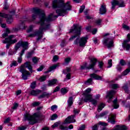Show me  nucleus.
Segmentation results:
<instances>
[{"mask_svg": "<svg viewBox=\"0 0 130 130\" xmlns=\"http://www.w3.org/2000/svg\"><path fill=\"white\" fill-rule=\"evenodd\" d=\"M99 124H100L101 125H103L104 126H106V125H107V123L102 121H100L99 122Z\"/></svg>", "mask_w": 130, "mask_h": 130, "instance_id": "nucleus-55", "label": "nucleus"}, {"mask_svg": "<svg viewBox=\"0 0 130 130\" xmlns=\"http://www.w3.org/2000/svg\"><path fill=\"white\" fill-rule=\"evenodd\" d=\"M115 93V91L111 90V91H109L108 93H107L106 98H109V100H108V102L109 103H110L111 102V100L112 99V98H113V95H114Z\"/></svg>", "mask_w": 130, "mask_h": 130, "instance_id": "nucleus-13", "label": "nucleus"}, {"mask_svg": "<svg viewBox=\"0 0 130 130\" xmlns=\"http://www.w3.org/2000/svg\"><path fill=\"white\" fill-rule=\"evenodd\" d=\"M73 97L69 98V100H68V107H67L68 110H70V108H71V106L73 105Z\"/></svg>", "mask_w": 130, "mask_h": 130, "instance_id": "nucleus-26", "label": "nucleus"}, {"mask_svg": "<svg viewBox=\"0 0 130 130\" xmlns=\"http://www.w3.org/2000/svg\"><path fill=\"white\" fill-rule=\"evenodd\" d=\"M83 101L84 102H88L89 101L92 104V105H94V106H97V104H98V101L97 100L93 99V95H89V98L86 99H83Z\"/></svg>", "mask_w": 130, "mask_h": 130, "instance_id": "nucleus-11", "label": "nucleus"}, {"mask_svg": "<svg viewBox=\"0 0 130 130\" xmlns=\"http://www.w3.org/2000/svg\"><path fill=\"white\" fill-rule=\"evenodd\" d=\"M122 28L125 29V30H129V27L125 24H122Z\"/></svg>", "mask_w": 130, "mask_h": 130, "instance_id": "nucleus-51", "label": "nucleus"}, {"mask_svg": "<svg viewBox=\"0 0 130 130\" xmlns=\"http://www.w3.org/2000/svg\"><path fill=\"white\" fill-rule=\"evenodd\" d=\"M41 92V90H31L30 94V95H32V96H37V95H39L40 94V92Z\"/></svg>", "mask_w": 130, "mask_h": 130, "instance_id": "nucleus-27", "label": "nucleus"}, {"mask_svg": "<svg viewBox=\"0 0 130 130\" xmlns=\"http://www.w3.org/2000/svg\"><path fill=\"white\" fill-rule=\"evenodd\" d=\"M58 60V56L57 55H55L53 57V61L55 62V61H57Z\"/></svg>", "mask_w": 130, "mask_h": 130, "instance_id": "nucleus-45", "label": "nucleus"}, {"mask_svg": "<svg viewBox=\"0 0 130 130\" xmlns=\"http://www.w3.org/2000/svg\"><path fill=\"white\" fill-rule=\"evenodd\" d=\"M113 104L114 108L115 109H117V108H118V107H119V105L117 104V99H116L115 100H114L113 101Z\"/></svg>", "mask_w": 130, "mask_h": 130, "instance_id": "nucleus-30", "label": "nucleus"}, {"mask_svg": "<svg viewBox=\"0 0 130 130\" xmlns=\"http://www.w3.org/2000/svg\"><path fill=\"white\" fill-rule=\"evenodd\" d=\"M130 72V69H129V68L126 69L123 73V76H126V75H127V74H128V73Z\"/></svg>", "mask_w": 130, "mask_h": 130, "instance_id": "nucleus-38", "label": "nucleus"}, {"mask_svg": "<svg viewBox=\"0 0 130 130\" xmlns=\"http://www.w3.org/2000/svg\"><path fill=\"white\" fill-rule=\"evenodd\" d=\"M45 80H46V76H41L40 78H39V81L40 82H44Z\"/></svg>", "mask_w": 130, "mask_h": 130, "instance_id": "nucleus-36", "label": "nucleus"}, {"mask_svg": "<svg viewBox=\"0 0 130 130\" xmlns=\"http://www.w3.org/2000/svg\"><path fill=\"white\" fill-rule=\"evenodd\" d=\"M32 55H33V52H30L27 54L26 57H27V58H30V57H31V56H32Z\"/></svg>", "mask_w": 130, "mask_h": 130, "instance_id": "nucleus-47", "label": "nucleus"}, {"mask_svg": "<svg viewBox=\"0 0 130 130\" xmlns=\"http://www.w3.org/2000/svg\"><path fill=\"white\" fill-rule=\"evenodd\" d=\"M112 89H117V88H119V85L118 84H114L112 85Z\"/></svg>", "mask_w": 130, "mask_h": 130, "instance_id": "nucleus-44", "label": "nucleus"}, {"mask_svg": "<svg viewBox=\"0 0 130 130\" xmlns=\"http://www.w3.org/2000/svg\"><path fill=\"white\" fill-rule=\"evenodd\" d=\"M122 47L124 49H125L126 51H128L130 49V45L128 44V42L126 41H124L122 43Z\"/></svg>", "mask_w": 130, "mask_h": 130, "instance_id": "nucleus-21", "label": "nucleus"}, {"mask_svg": "<svg viewBox=\"0 0 130 130\" xmlns=\"http://www.w3.org/2000/svg\"><path fill=\"white\" fill-rule=\"evenodd\" d=\"M59 89H60L59 88V86H56L55 88V89L54 90L53 93H55L56 92H57L58 91H59Z\"/></svg>", "mask_w": 130, "mask_h": 130, "instance_id": "nucleus-58", "label": "nucleus"}, {"mask_svg": "<svg viewBox=\"0 0 130 130\" xmlns=\"http://www.w3.org/2000/svg\"><path fill=\"white\" fill-rule=\"evenodd\" d=\"M101 22H102V20L98 19L97 20L95 21V23L96 24V25L100 26V25H101Z\"/></svg>", "mask_w": 130, "mask_h": 130, "instance_id": "nucleus-46", "label": "nucleus"}, {"mask_svg": "<svg viewBox=\"0 0 130 130\" xmlns=\"http://www.w3.org/2000/svg\"><path fill=\"white\" fill-rule=\"evenodd\" d=\"M43 69H44V66H42L37 69V71L38 72H41Z\"/></svg>", "mask_w": 130, "mask_h": 130, "instance_id": "nucleus-60", "label": "nucleus"}, {"mask_svg": "<svg viewBox=\"0 0 130 130\" xmlns=\"http://www.w3.org/2000/svg\"><path fill=\"white\" fill-rule=\"evenodd\" d=\"M24 50H21V52L19 53V56L17 58V62L18 63H22V61L23 60L22 56H23V54H24Z\"/></svg>", "mask_w": 130, "mask_h": 130, "instance_id": "nucleus-23", "label": "nucleus"}, {"mask_svg": "<svg viewBox=\"0 0 130 130\" xmlns=\"http://www.w3.org/2000/svg\"><path fill=\"white\" fill-rule=\"evenodd\" d=\"M123 90L125 91V93H128V87L127 86V83L124 84L122 87Z\"/></svg>", "mask_w": 130, "mask_h": 130, "instance_id": "nucleus-31", "label": "nucleus"}, {"mask_svg": "<svg viewBox=\"0 0 130 130\" xmlns=\"http://www.w3.org/2000/svg\"><path fill=\"white\" fill-rule=\"evenodd\" d=\"M103 44L107 46L108 48H111L113 47L114 45L113 44V39L112 38H106L104 39Z\"/></svg>", "mask_w": 130, "mask_h": 130, "instance_id": "nucleus-7", "label": "nucleus"}, {"mask_svg": "<svg viewBox=\"0 0 130 130\" xmlns=\"http://www.w3.org/2000/svg\"><path fill=\"white\" fill-rule=\"evenodd\" d=\"M114 130H126L127 129V128L125 125H117L114 129Z\"/></svg>", "mask_w": 130, "mask_h": 130, "instance_id": "nucleus-22", "label": "nucleus"}, {"mask_svg": "<svg viewBox=\"0 0 130 130\" xmlns=\"http://www.w3.org/2000/svg\"><path fill=\"white\" fill-rule=\"evenodd\" d=\"M26 128H27V127L24 126H22L18 127L19 130H25V129H26Z\"/></svg>", "mask_w": 130, "mask_h": 130, "instance_id": "nucleus-59", "label": "nucleus"}, {"mask_svg": "<svg viewBox=\"0 0 130 130\" xmlns=\"http://www.w3.org/2000/svg\"><path fill=\"white\" fill-rule=\"evenodd\" d=\"M18 105L17 103L14 104L13 107H12V109H17V108L18 107Z\"/></svg>", "mask_w": 130, "mask_h": 130, "instance_id": "nucleus-63", "label": "nucleus"}, {"mask_svg": "<svg viewBox=\"0 0 130 130\" xmlns=\"http://www.w3.org/2000/svg\"><path fill=\"white\" fill-rule=\"evenodd\" d=\"M11 121V118L8 117L5 119L4 121V123H9Z\"/></svg>", "mask_w": 130, "mask_h": 130, "instance_id": "nucleus-52", "label": "nucleus"}, {"mask_svg": "<svg viewBox=\"0 0 130 130\" xmlns=\"http://www.w3.org/2000/svg\"><path fill=\"white\" fill-rule=\"evenodd\" d=\"M92 130H98L97 125H94V126H92Z\"/></svg>", "mask_w": 130, "mask_h": 130, "instance_id": "nucleus-64", "label": "nucleus"}, {"mask_svg": "<svg viewBox=\"0 0 130 130\" xmlns=\"http://www.w3.org/2000/svg\"><path fill=\"white\" fill-rule=\"evenodd\" d=\"M127 40H124V41H127V42H129V41H130V34H128L127 35Z\"/></svg>", "mask_w": 130, "mask_h": 130, "instance_id": "nucleus-62", "label": "nucleus"}, {"mask_svg": "<svg viewBox=\"0 0 130 130\" xmlns=\"http://www.w3.org/2000/svg\"><path fill=\"white\" fill-rule=\"evenodd\" d=\"M32 105L34 106H39V105H40V103L39 102H35L32 103Z\"/></svg>", "mask_w": 130, "mask_h": 130, "instance_id": "nucleus-61", "label": "nucleus"}, {"mask_svg": "<svg viewBox=\"0 0 130 130\" xmlns=\"http://www.w3.org/2000/svg\"><path fill=\"white\" fill-rule=\"evenodd\" d=\"M67 80H71V73H68L66 75V78L64 79V82H66Z\"/></svg>", "mask_w": 130, "mask_h": 130, "instance_id": "nucleus-37", "label": "nucleus"}, {"mask_svg": "<svg viewBox=\"0 0 130 130\" xmlns=\"http://www.w3.org/2000/svg\"><path fill=\"white\" fill-rule=\"evenodd\" d=\"M108 113L107 112H104L102 113H101L99 115V117H103V116H105V115H107V114Z\"/></svg>", "mask_w": 130, "mask_h": 130, "instance_id": "nucleus-39", "label": "nucleus"}, {"mask_svg": "<svg viewBox=\"0 0 130 130\" xmlns=\"http://www.w3.org/2000/svg\"><path fill=\"white\" fill-rule=\"evenodd\" d=\"M58 67H59V63H57V64H55L52 66L50 67L47 73H50V72H52V71H54V70H55L56 68H58Z\"/></svg>", "mask_w": 130, "mask_h": 130, "instance_id": "nucleus-25", "label": "nucleus"}, {"mask_svg": "<svg viewBox=\"0 0 130 130\" xmlns=\"http://www.w3.org/2000/svg\"><path fill=\"white\" fill-rule=\"evenodd\" d=\"M56 118H57V115L53 114L51 116V120H54V119H56Z\"/></svg>", "mask_w": 130, "mask_h": 130, "instance_id": "nucleus-49", "label": "nucleus"}, {"mask_svg": "<svg viewBox=\"0 0 130 130\" xmlns=\"http://www.w3.org/2000/svg\"><path fill=\"white\" fill-rule=\"evenodd\" d=\"M13 38H15V35H12L9 36L8 38H6L5 39V40L3 41V43L4 44L9 43V44H11V42Z\"/></svg>", "mask_w": 130, "mask_h": 130, "instance_id": "nucleus-20", "label": "nucleus"}, {"mask_svg": "<svg viewBox=\"0 0 130 130\" xmlns=\"http://www.w3.org/2000/svg\"><path fill=\"white\" fill-rule=\"evenodd\" d=\"M42 116V115L40 113H35L33 115L26 113L24 115L23 121H26V120H27L29 124L33 125V124H35L36 122H38V120H40Z\"/></svg>", "mask_w": 130, "mask_h": 130, "instance_id": "nucleus-2", "label": "nucleus"}, {"mask_svg": "<svg viewBox=\"0 0 130 130\" xmlns=\"http://www.w3.org/2000/svg\"><path fill=\"white\" fill-rule=\"evenodd\" d=\"M68 123H66V120L64 121L63 123L62 124H59V128L61 130H67L68 129V127L64 126V124H67Z\"/></svg>", "mask_w": 130, "mask_h": 130, "instance_id": "nucleus-28", "label": "nucleus"}, {"mask_svg": "<svg viewBox=\"0 0 130 130\" xmlns=\"http://www.w3.org/2000/svg\"><path fill=\"white\" fill-rule=\"evenodd\" d=\"M75 115L69 116L65 120L66 123H72V122H76V120L75 119Z\"/></svg>", "mask_w": 130, "mask_h": 130, "instance_id": "nucleus-15", "label": "nucleus"}, {"mask_svg": "<svg viewBox=\"0 0 130 130\" xmlns=\"http://www.w3.org/2000/svg\"><path fill=\"white\" fill-rule=\"evenodd\" d=\"M87 40H88V37H82L80 39L79 38H77V39L74 41V44H79V46L83 47L86 45Z\"/></svg>", "mask_w": 130, "mask_h": 130, "instance_id": "nucleus-6", "label": "nucleus"}, {"mask_svg": "<svg viewBox=\"0 0 130 130\" xmlns=\"http://www.w3.org/2000/svg\"><path fill=\"white\" fill-rule=\"evenodd\" d=\"M91 63L87 67V64L84 66H81V70H91V69H94V67L96 66L97 63V59L95 58H91L90 59Z\"/></svg>", "mask_w": 130, "mask_h": 130, "instance_id": "nucleus-5", "label": "nucleus"}, {"mask_svg": "<svg viewBox=\"0 0 130 130\" xmlns=\"http://www.w3.org/2000/svg\"><path fill=\"white\" fill-rule=\"evenodd\" d=\"M0 17H1V18H7V22L8 24H11V23H13V17L11 15L0 12ZM1 22L2 19L0 18V23Z\"/></svg>", "mask_w": 130, "mask_h": 130, "instance_id": "nucleus-8", "label": "nucleus"}, {"mask_svg": "<svg viewBox=\"0 0 130 130\" xmlns=\"http://www.w3.org/2000/svg\"><path fill=\"white\" fill-rule=\"evenodd\" d=\"M59 126V122H55L53 125H52V127L53 128H55L57 126Z\"/></svg>", "mask_w": 130, "mask_h": 130, "instance_id": "nucleus-48", "label": "nucleus"}, {"mask_svg": "<svg viewBox=\"0 0 130 130\" xmlns=\"http://www.w3.org/2000/svg\"><path fill=\"white\" fill-rule=\"evenodd\" d=\"M106 12H107V10L106 9V5L103 3L100 8L99 13L100 15H104V14H106Z\"/></svg>", "mask_w": 130, "mask_h": 130, "instance_id": "nucleus-17", "label": "nucleus"}, {"mask_svg": "<svg viewBox=\"0 0 130 130\" xmlns=\"http://www.w3.org/2000/svg\"><path fill=\"white\" fill-rule=\"evenodd\" d=\"M105 107V105L103 103H101L98 106V111L99 112H100L103 108Z\"/></svg>", "mask_w": 130, "mask_h": 130, "instance_id": "nucleus-29", "label": "nucleus"}, {"mask_svg": "<svg viewBox=\"0 0 130 130\" xmlns=\"http://www.w3.org/2000/svg\"><path fill=\"white\" fill-rule=\"evenodd\" d=\"M32 61L34 63H37V61H38V59H37V57H34L32 58Z\"/></svg>", "mask_w": 130, "mask_h": 130, "instance_id": "nucleus-56", "label": "nucleus"}, {"mask_svg": "<svg viewBox=\"0 0 130 130\" xmlns=\"http://www.w3.org/2000/svg\"><path fill=\"white\" fill-rule=\"evenodd\" d=\"M57 109V106L56 105H54L51 107V110L52 111H56Z\"/></svg>", "mask_w": 130, "mask_h": 130, "instance_id": "nucleus-35", "label": "nucleus"}, {"mask_svg": "<svg viewBox=\"0 0 130 130\" xmlns=\"http://www.w3.org/2000/svg\"><path fill=\"white\" fill-rule=\"evenodd\" d=\"M73 27L74 28L70 29L69 33H74L75 35L69 39L70 41L74 40L75 38H77V37H79V36L81 35V30H82V26L78 24H74Z\"/></svg>", "mask_w": 130, "mask_h": 130, "instance_id": "nucleus-4", "label": "nucleus"}, {"mask_svg": "<svg viewBox=\"0 0 130 130\" xmlns=\"http://www.w3.org/2000/svg\"><path fill=\"white\" fill-rule=\"evenodd\" d=\"M119 63L122 67H123V66H125V64H126V63L125 62V61H124V60H123V59L120 60V62H119Z\"/></svg>", "mask_w": 130, "mask_h": 130, "instance_id": "nucleus-41", "label": "nucleus"}, {"mask_svg": "<svg viewBox=\"0 0 130 130\" xmlns=\"http://www.w3.org/2000/svg\"><path fill=\"white\" fill-rule=\"evenodd\" d=\"M68 91L69 90H68V89H67V88H62L61 89V93L63 94V95H64V94H67Z\"/></svg>", "mask_w": 130, "mask_h": 130, "instance_id": "nucleus-32", "label": "nucleus"}, {"mask_svg": "<svg viewBox=\"0 0 130 130\" xmlns=\"http://www.w3.org/2000/svg\"><path fill=\"white\" fill-rule=\"evenodd\" d=\"M51 96V93L47 92H44L42 94L38 96L39 99H42L43 98H49Z\"/></svg>", "mask_w": 130, "mask_h": 130, "instance_id": "nucleus-19", "label": "nucleus"}, {"mask_svg": "<svg viewBox=\"0 0 130 130\" xmlns=\"http://www.w3.org/2000/svg\"><path fill=\"white\" fill-rule=\"evenodd\" d=\"M85 6H84V5L81 6L80 9V10H79V13L80 14L83 13V12H84V10H85Z\"/></svg>", "mask_w": 130, "mask_h": 130, "instance_id": "nucleus-40", "label": "nucleus"}, {"mask_svg": "<svg viewBox=\"0 0 130 130\" xmlns=\"http://www.w3.org/2000/svg\"><path fill=\"white\" fill-rule=\"evenodd\" d=\"M26 68L29 71L32 73V66L31 65V62L26 61L20 67V70L19 72L22 73V78L23 80H27L29 76H30V72L25 69Z\"/></svg>", "mask_w": 130, "mask_h": 130, "instance_id": "nucleus-3", "label": "nucleus"}, {"mask_svg": "<svg viewBox=\"0 0 130 130\" xmlns=\"http://www.w3.org/2000/svg\"><path fill=\"white\" fill-rule=\"evenodd\" d=\"M108 66L107 67V68H111V67H112V59L109 60V61L108 62Z\"/></svg>", "mask_w": 130, "mask_h": 130, "instance_id": "nucleus-42", "label": "nucleus"}, {"mask_svg": "<svg viewBox=\"0 0 130 130\" xmlns=\"http://www.w3.org/2000/svg\"><path fill=\"white\" fill-rule=\"evenodd\" d=\"M115 114H112L109 116L108 119V122L111 123L112 124H114V123H115Z\"/></svg>", "mask_w": 130, "mask_h": 130, "instance_id": "nucleus-18", "label": "nucleus"}, {"mask_svg": "<svg viewBox=\"0 0 130 130\" xmlns=\"http://www.w3.org/2000/svg\"><path fill=\"white\" fill-rule=\"evenodd\" d=\"M116 69L118 72H120L121 70H122V68H121V66L120 65H117Z\"/></svg>", "mask_w": 130, "mask_h": 130, "instance_id": "nucleus-57", "label": "nucleus"}, {"mask_svg": "<svg viewBox=\"0 0 130 130\" xmlns=\"http://www.w3.org/2000/svg\"><path fill=\"white\" fill-rule=\"evenodd\" d=\"M53 8H58L56 10L57 15H54V13H52L48 16V17L45 16V13L42 10L38 8H34L31 10L32 13V20L30 21H34L37 16H39L40 21L37 22V24H40V26L39 30L35 31L34 34L29 35L27 37H35L37 36V41H39L43 37V31L49 29L50 24L49 22L55 20L58 17V16H66L68 14V11L72 10V6H71V2H68L64 4V0H55L53 1Z\"/></svg>", "mask_w": 130, "mask_h": 130, "instance_id": "nucleus-1", "label": "nucleus"}, {"mask_svg": "<svg viewBox=\"0 0 130 130\" xmlns=\"http://www.w3.org/2000/svg\"><path fill=\"white\" fill-rule=\"evenodd\" d=\"M31 89H35L36 88V81H34L30 84V86Z\"/></svg>", "mask_w": 130, "mask_h": 130, "instance_id": "nucleus-34", "label": "nucleus"}, {"mask_svg": "<svg viewBox=\"0 0 130 130\" xmlns=\"http://www.w3.org/2000/svg\"><path fill=\"white\" fill-rule=\"evenodd\" d=\"M57 82V79H52L48 81V86H49V87L51 86H54V85H55Z\"/></svg>", "mask_w": 130, "mask_h": 130, "instance_id": "nucleus-24", "label": "nucleus"}, {"mask_svg": "<svg viewBox=\"0 0 130 130\" xmlns=\"http://www.w3.org/2000/svg\"><path fill=\"white\" fill-rule=\"evenodd\" d=\"M33 30V25H30L29 26L28 29L27 30L28 33H29V32H32V30Z\"/></svg>", "mask_w": 130, "mask_h": 130, "instance_id": "nucleus-53", "label": "nucleus"}, {"mask_svg": "<svg viewBox=\"0 0 130 130\" xmlns=\"http://www.w3.org/2000/svg\"><path fill=\"white\" fill-rule=\"evenodd\" d=\"M20 48V44H17L14 48V50L13 51L12 49H10L8 52L9 55H14V54H16L17 53V51H18V49Z\"/></svg>", "mask_w": 130, "mask_h": 130, "instance_id": "nucleus-12", "label": "nucleus"}, {"mask_svg": "<svg viewBox=\"0 0 130 130\" xmlns=\"http://www.w3.org/2000/svg\"><path fill=\"white\" fill-rule=\"evenodd\" d=\"M74 115H76V114H79V113L80 112V110L74 108L73 110Z\"/></svg>", "mask_w": 130, "mask_h": 130, "instance_id": "nucleus-50", "label": "nucleus"}, {"mask_svg": "<svg viewBox=\"0 0 130 130\" xmlns=\"http://www.w3.org/2000/svg\"><path fill=\"white\" fill-rule=\"evenodd\" d=\"M18 66V62L17 61L14 60L10 64V67L13 68V67H17Z\"/></svg>", "mask_w": 130, "mask_h": 130, "instance_id": "nucleus-33", "label": "nucleus"}, {"mask_svg": "<svg viewBox=\"0 0 130 130\" xmlns=\"http://www.w3.org/2000/svg\"><path fill=\"white\" fill-rule=\"evenodd\" d=\"M17 44H19V48L22 46L23 47V49L22 50H24V53H25V50H27L28 49V42H18Z\"/></svg>", "mask_w": 130, "mask_h": 130, "instance_id": "nucleus-16", "label": "nucleus"}, {"mask_svg": "<svg viewBox=\"0 0 130 130\" xmlns=\"http://www.w3.org/2000/svg\"><path fill=\"white\" fill-rule=\"evenodd\" d=\"M70 72H71V69L68 68L63 71V74H68V73H70Z\"/></svg>", "mask_w": 130, "mask_h": 130, "instance_id": "nucleus-43", "label": "nucleus"}, {"mask_svg": "<svg viewBox=\"0 0 130 130\" xmlns=\"http://www.w3.org/2000/svg\"><path fill=\"white\" fill-rule=\"evenodd\" d=\"M91 91H92V89L90 88H87L86 89L84 93H83V96H84V99H87L89 98V96H93L92 94H89V93L91 92Z\"/></svg>", "mask_w": 130, "mask_h": 130, "instance_id": "nucleus-14", "label": "nucleus"}, {"mask_svg": "<svg viewBox=\"0 0 130 130\" xmlns=\"http://www.w3.org/2000/svg\"><path fill=\"white\" fill-rule=\"evenodd\" d=\"M18 42V39H14V40H11V42L10 43V44H14L15 43H16V42Z\"/></svg>", "mask_w": 130, "mask_h": 130, "instance_id": "nucleus-54", "label": "nucleus"}, {"mask_svg": "<svg viewBox=\"0 0 130 130\" xmlns=\"http://www.w3.org/2000/svg\"><path fill=\"white\" fill-rule=\"evenodd\" d=\"M111 4H112V10H114V9H115L116 6H119L120 8H123L124 7H125L124 2H123V1L122 0H120L119 1H117L114 0L111 2Z\"/></svg>", "mask_w": 130, "mask_h": 130, "instance_id": "nucleus-9", "label": "nucleus"}, {"mask_svg": "<svg viewBox=\"0 0 130 130\" xmlns=\"http://www.w3.org/2000/svg\"><path fill=\"white\" fill-rule=\"evenodd\" d=\"M90 77L91 78L88 79L85 83V84H91L92 81H93L92 79H94V80H102V77L96 75V74H91L90 75Z\"/></svg>", "mask_w": 130, "mask_h": 130, "instance_id": "nucleus-10", "label": "nucleus"}]
</instances>
